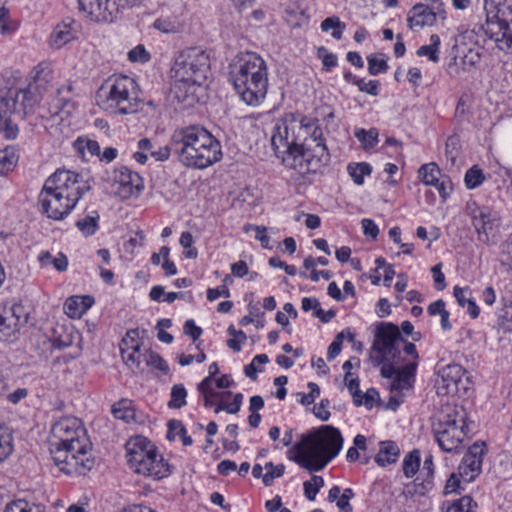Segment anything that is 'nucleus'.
Instances as JSON below:
<instances>
[{
  "label": "nucleus",
  "instance_id": "nucleus-51",
  "mask_svg": "<svg viewBox=\"0 0 512 512\" xmlns=\"http://www.w3.org/2000/svg\"><path fill=\"white\" fill-rule=\"evenodd\" d=\"M13 438L0 429V463L6 460L13 451Z\"/></svg>",
  "mask_w": 512,
  "mask_h": 512
},
{
  "label": "nucleus",
  "instance_id": "nucleus-25",
  "mask_svg": "<svg viewBox=\"0 0 512 512\" xmlns=\"http://www.w3.org/2000/svg\"><path fill=\"white\" fill-rule=\"evenodd\" d=\"M400 450L393 441H383L380 443V450L375 456V462L379 466H386L395 463L398 459Z\"/></svg>",
  "mask_w": 512,
  "mask_h": 512
},
{
  "label": "nucleus",
  "instance_id": "nucleus-8",
  "mask_svg": "<svg viewBox=\"0 0 512 512\" xmlns=\"http://www.w3.org/2000/svg\"><path fill=\"white\" fill-rule=\"evenodd\" d=\"M129 467L137 474L162 479L171 474V466L155 445L143 436L131 438L126 444Z\"/></svg>",
  "mask_w": 512,
  "mask_h": 512
},
{
  "label": "nucleus",
  "instance_id": "nucleus-36",
  "mask_svg": "<svg viewBox=\"0 0 512 512\" xmlns=\"http://www.w3.org/2000/svg\"><path fill=\"white\" fill-rule=\"evenodd\" d=\"M99 214L94 211L93 215H88L76 222V227L86 236H92L98 229Z\"/></svg>",
  "mask_w": 512,
  "mask_h": 512
},
{
  "label": "nucleus",
  "instance_id": "nucleus-41",
  "mask_svg": "<svg viewBox=\"0 0 512 512\" xmlns=\"http://www.w3.org/2000/svg\"><path fill=\"white\" fill-rule=\"evenodd\" d=\"M477 503L470 496H463L449 505L444 512H476Z\"/></svg>",
  "mask_w": 512,
  "mask_h": 512
},
{
  "label": "nucleus",
  "instance_id": "nucleus-37",
  "mask_svg": "<svg viewBox=\"0 0 512 512\" xmlns=\"http://www.w3.org/2000/svg\"><path fill=\"white\" fill-rule=\"evenodd\" d=\"M354 136L362 144L364 149L373 148L378 143V131L374 128L368 131L362 128L356 129Z\"/></svg>",
  "mask_w": 512,
  "mask_h": 512
},
{
  "label": "nucleus",
  "instance_id": "nucleus-12",
  "mask_svg": "<svg viewBox=\"0 0 512 512\" xmlns=\"http://www.w3.org/2000/svg\"><path fill=\"white\" fill-rule=\"evenodd\" d=\"M404 342L398 326L381 322L376 326L370 357L376 365L396 361L400 356L399 343Z\"/></svg>",
  "mask_w": 512,
  "mask_h": 512
},
{
  "label": "nucleus",
  "instance_id": "nucleus-6",
  "mask_svg": "<svg viewBox=\"0 0 512 512\" xmlns=\"http://www.w3.org/2000/svg\"><path fill=\"white\" fill-rule=\"evenodd\" d=\"M141 90L132 77L111 76L96 93L98 106L112 115H128L138 112L142 99Z\"/></svg>",
  "mask_w": 512,
  "mask_h": 512
},
{
  "label": "nucleus",
  "instance_id": "nucleus-31",
  "mask_svg": "<svg viewBox=\"0 0 512 512\" xmlns=\"http://www.w3.org/2000/svg\"><path fill=\"white\" fill-rule=\"evenodd\" d=\"M347 171L355 184L362 185L364 183V177L371 174L372 167L366 162L351 163L348 165Z\"/></svg>",
  "mask_w": 512,
  "mask_h": 512
},
{
  "label": "nucleus",
  "instance_id": "nucleus-2",
  "mask_svg": "<svg viewBox=\"0 0 512 512\" xmlns=\"http://www.w3.org/2000/svg\"><path fill=\"white\" fill-rule=\"evenodd\" d=\"M171 145L179 162L192 169H205L219 162L223 155L220 142L200 125L174 130Z\"/></svg>",
  "mask_w": 512,
  "mask_h": 512
},
{
  "label": "nucleus",
  "instance_id": "nucleus-43",
  "mask_svg": "<svg viewBox=\"0 0 512 512\" xmlns=\"http://www.w3.org/2000/svg\"><path fill=\"white\" fill-rule=\"evenodd\" d=\"M73 146L80 153L87 150L92 156H100V145L95 140L79 137L74 141Z\"/></svg>",
  "mask_w": 512,
  "mask_h": 512
},
{
  "label": "nucleus",
  "instance_id": "nucleus-4",
  "mask_svg": "<svg viewBox=\"0 0 512 512\" xmlns=\"http://www.w3.org/2000/svg\"><path fill=\"white\" fill-rule=\"evenodd\" d=\"M230 79L240 99L257 107L268 91V67L258 54L247 52L237 56L230 64Z\"/></svg>",
  "mask_w": 512,
  "mask_h": 512
},
{
  "label": "nucleus",
  "instance_id": "nucleus-44",
  "mask_svg": "<svg viewBox=\"0 0 512 512\" xmlns=\"http://www.w3.org/2000/svg\"><path fill=\"white\" fill-rule=\"evenodd\" d=\"M0 133L7 140H14L17 138L19 128L16 123L13 122L11 116H0Z\"/></svg>",
  "mask_w": 512,
  "mask_h": 512
},
{
  "label": "nucleus",
  "instance_id": "nucleus-23",
  "mask_svg": "<svg viewBox=\"0 0 512 512\" xmlns=\"http://www.w3.org/2000/svg\"><path fill=\"white\" fill-rule=\"evenodd\" d=\"M71 24L72 22H62L54 28L50 36L51 47L60 49L75 38V32L72 29Z\"/></svg>",
  "mask_w": 512,
  "mask_h": 512
},
{
  "label": "nucleus",
  "instance_id": "nucleus-46",
  "mask_svg": "<svg viewBox=\"0 0 512 512\" xmlns=\"http://www.w3.org/2000/svg\"><path fill=\"white\" fill-rule=\"evenodd\" d=\"M266 473L263 475V483L265 486H271L276 478H280L285 471L283 464L274 465L272 462L265 464Z\"/></svg>",
  "mask_w": 512,
  "mask_h": 512
},
{
  "label": "nucleus",
  "instance_id": "nucleus-30",
  "mask_svg": "<svg viewBox=\"0 0 512 512\" xmlns=\"http://www.w3.org/2000/svg\"><path fill=\"white\" fill-rule=\"evenodd\" d=\"M420 452L414 449L404 456L402 469L407 478H412L420 469Z\"/></svg>",
  "mask_w": 512,
  "mask_h": 512
},
{
  "label": "nucleus",
  "instance_id": "nucleus-57",
  "mask_svg": "<svg viewBox=\"0 0 512 512\" xmlns=\"http://www.w3.org/2000/svg\"><path fill=\"white\" fill-rule=\"evenodd\" d=\"M355 494L351 488H346L342 491L341 496L336 501V505L341 512H352L353 507L350 504V500L354 498Z\"/></svg>",
  "mask_w": 512,
  "mask_h": 512
},
{
  "label": "nucleus",
  "instance_id": "nucleus-52",
  "mask_svg": "<svg viewBox=\"0 0 512 512\" xmlns=\"http://www.w3.org/2000/svg\"><path fill=\"white\" fill-rule=\"evenodd\" d=\"M6 314H0V341H12L19 329L10 328V320Z\"/></svg>",
  "mask_w": 512,
  "mask_h": 512
},
{
  "label": "nucleus",
  "instance_id": "nucleus-17",
  "mask_svg": "<svg viewBox=\"0 0 512 512\" xmlns=\"http://www.w3.org/2000/svg\"><path fill=\"white\" fill-rule=\"evenodd\" d=\"M38 205L40 211L53 220L64 219L76 206L75 203L58 192L48 189L45 183L38 196Z\"/></svg>",
  "mask_w": 512,
  "mask_h": 512
},
{
  "label": "nucleus",
  "instance_id": "nucleus-39",
  "mask_svg": "<svg viewBox=\"0 0 512 512\" xmlns=\"http://www.w3.org/2000/svg\"><path fill=\"white\" fill-rule=\"evenodd\" d=\"M168 407L172 409H180L186 405L187 391L182 384H175L171 389Z\"/></svg>",
  "mask_w": 512,
  "mask_h": 512
},
{
  "label": "nucleus",
  "instance_id": "nucleus-5",
  "mask_svg": "<svg viewBox=\"0 0 512 512\" xmlns=\"http://www.w3.org/2000/svg\"><path fill=\"white\" fill-rule=\"evenodd\" d=\"M173 71L178 79L174 86L177 99L192 105L197 90L206 85L211 75L210 55L200 47L186 48L175 59Z\"/></svg>",
  "mask_w": 512,
  "mask_h": 512
},
{
  "label": "nucleus",
  "instance_id": "nucleus-53",
  "mask_svg": "<svg viewBox=\"0 0 512 512\" xmlns=\"http://www.w3.org/2000/svg\"><path fill=\"white\" fill-rule=\"evenodd\" d=\"M368 61V72L371 75H378L380 73H386L388 70V64L385 59H379L376 55H369Z\"/></svg>",
  "mask_w": 512,
  "mask_h": 512
},
{
  "label": "nucleus",
  "instance_id": "nucleus-49",
  "mask_svg": "<svg viewBox=\"0 0 512 512\" xmlns=\"http://www.w3.org/2000/svg\"><path fill=\"white\" fill-rule=\"evenodd\" d=\"M16 29L17 24L11 20L9 10L2 6L0 8V35H10Z\"/></svg>",
  "mask_w": 512,
  "mask_h": 512
},
{
  "label": "nucleus",
  "instance_id": "nucleus-22",
  "mask_svg": "<svg viewBox=\"0 0 512 512\" xmlns=\"http://www.w3.org/2000/svg\"><path fill=\"white\" fill-rule=\"evenodd\" d=\"M484 32L479 28L465 29L460 31L455 37V44L453 49L457 51H465L468 47H476Z\"/></svg>",
  "mask_w": 512,
  "mask_h": 512
},
{
  "label": "nucleus",
  "instance_id": "nucleus-18",
  "mask_svg": "<svg viewBox=\"0 0 512 512\" xmlns=\"http://www.w3.org/2000/svg\"><path fill=\"white\" fill-rule=\"evenodd\" d=\"M446 19V11L443 3L432 0L431 5L416 4L408 14V23L411 29L432 26L437 19Z\"/></svg>",
  "mask_w": 512,
  "mask_h": 512
},
{
  "label": "nucleus",
  "instance_id": "nucleus-59",
  "mask_svg": "<svg viewBox=\"0 0 512 512\" xmlns=\"http://www.w3.org/2000/svg\"><path fill=\"white\" fill-rule=\"evenodd\" d=\"M318 57L322 60L323 66L326 71H330L337 65V56L333 53L328 52L325 47L318 48Z\"/></svg>",
  "mask_w": 512,
  "mask_h": 512
},
{
  "label": "nucleus",
  "instance_id": "nucleus-20",
  "mask_svg": "<svg viewBox=\"0 0 512 512\" xmlns=\"http://www.w3.org/2000/svg\"><path fill=\"white\" fill-rule=\"evenodd\" d=\"M114 181L119 183L125 190L126 196H130L134 192L139 193L144 189V183L141 176L125 166L115 169Z\"/></svg>",
  "mask_w": 512,
  "mask_h": 512
},
{
  "label": "nucleus",
  "instance_id": "nucleus-1",
  "mask_svg": "<svg viewBox=\"0 0 512 512\" xmlns=\"http://www.w3.org/2000/svg\"><path fill=\"white\" fill-rule=\"evenodd\" d=\"M49 450L54 464L67 475L84 476L95 464L91 443L77 417H63L53 424Z\"/></svg>",
  "mask_w": 512,
  "mask_h": 512
},
{
  "label": "nucleus",
  "instance_id": "nucleus-62",
  "mask_svg": "<svg viewBox=\"0 0 512 512\" xmlns=\"http://www.w3.org/2000/svg\"><path fill=\"white\" fill-rule=\"evenodd\" d=\"M345 384L353 397V402L356 406L362 405L361 391L359 389V379L356 378H348V381H345Z\"/></svg>",
  "mask_w": 512,
  "mask_h": 512
},
{
  "label": "nucleus",
  "instance_id": "nucleus-61",
  "mask_svg": "<svg viewBox=\"0 0 512 512\" xmlns=\"http://www.w3.org/2000/svg\"><path fill=\"white\" fill-rule=\"evenodd\" d=\"M243 395L241 393H237L234 396V399L232 403L229 404H219L216 409L215 413H219L221 410H225L229 414H236L242 405Z\"/></svg>",
  "mask_w": 512,
  "mask_h": 512
},
{
  "label": "nucleus",
  "instance_id": "nucleus-60",
  "mask_svg": "<svg viewBox=\"0 0 512 512\" xmlns=\"http://www.w3.org/2000/svg\"><path fill=\"white\" fill-rule=\"evenodd\" d=\"M246 232L250 230H254L256 232L255 238L261 242V245L264 248H269L270 238L267 235V228L265 226H258L253 224H248L244 227Z\"/></svg>",
  "mask_w": 512,
  "mask_h": 512
},
{
  "label": "nucleus",
  "instance_id": "nucleus-50",
  "mask_svg": "<svg viewBox=\"0 0 512 512\" xmlns=\"http://www.w3.org/2000/svg\"><path fill=\"white\" fill-rule=\"evenodd\" d=\"M80 299L78 296H71L64 303V312L70 318H80L83 315L81 310Z\"/></svg>",
  "mask_w": 512,
  "mask_h": 512
},
{
  "label": "nucleus",
  "instance_id": "nucleus-32",
  "mask_svg": "<svg viewBox=\"0 0 512 512\" xmlns=\"http://www.w3.org/2000/svg\"><path fill=\"white\" fill-rule=\"evenodd\" d=\"M39 261L43 266L53 265L59 272L65 271L68 267V259L63 253H59L58 256L53 257L48 251L42 252L39 255Z\"/></svg>",
  "mask_w": 512,
  "mask_h": 512
},
{
  "label": "nucleus",
  "instance_id": "nucleus-47",
  "mask_svg": "<svg viewBox=\"0 0 512 512\" xmlns=\"http://www.w3.org/2000/svg\"><path fill=\"white\" fill-rule=\"evenodd\" d=\"M485 179L483 171L477 166H472L465 174V184L468 189H474L480 186Z\"/></svg>",
  "mask_w": 512,
  "mask_h": 512
},
{
  "label": "nucleus",
  "instance_id": "nucleus-64",
  "mask_svg": "<svg viewBox=\"0 0 512 512\" xmlns=\"http://www.w3.org/2000/svg\"><path fill=\"white\" fill-rule=\"evenodd\" d=\"M432 186L438 190L440 196L444 199L449 197L452 192V182L447 176L440 177L437 183H434Z\"/></svg>",
  "mask_w": 512,
  "mask_h": 512
},
{
  "label": "nucleus",
  "instance_id": "nucleus-16",
  "mask_svg": "<svg viewBox=\"0 0 512 512\" xmlns=\"http://www.w3.org/2000/svg\"><path fill=\"white\" fill-rule=\"evenodd\" d=\"M297 166L291 169L304 172H316L330 161V154L325 142L314 143V140L303 142L299 151V157L295 158Z\"/></svg>",
  "mask_w": 512,
  "mask_h": 512
},
{
  "label": "nucleus",
  "instance_id": "nucleus-63",
  "mask_svg": "<svg viewBox=\"0 0 512 512\" xmlns=\"http://www.w3.org/2000/svg\"><path fill=\"white\" fill-rule=\"evenodd\" d=\"M128 58L131 62L145 63L150 60V54L146 51L144 46L138 45L129 51Z\"/></svg>",
  "mask_w": 512,
  "mask_h": 512
},
{
  "label": "nucleus",
  "instance_id": "nucleus-55",
  "mask_svg": "<svg viewBox=\"0 0 512 512\" xmlns=\"http://www.w3.org/2000/svg\"><path fill=\"white\" fill-rule=\"evenodd\" d=\"M465 51L467 52L464 53L462 60L464 68L469 69L478 65L481 59L479 47H468L465 49Z\"/></svg>",
  "mask_w": 512,
  "mask_h": 512
},
{
  "label": "nucleus",
  "instance_id": "nucleus-7",
  "mask_svg": "<svg viewBox=\"0 0 512 512\" xmlns=\"http://www.w3.org/2000/svg\"><path fill=\"white\" fill-rule=\"evenodd\" d=\"M312 118L303 116L297 121L294 116H286L279 119L271 137V145L276 156L288 167H296V157L302 146L303 134H308L312 127Z\"/></svg>",
  "mask_w": 512,
  "mask_h": 512
},
{
  "label": "nucleus",
  "instance_id": "nucleus-3",
  "mask_svg": "<svg viewBox=\"0 0 512 512\" xmlns=\"http://www.w3.org/2000/svg\"><path fill=\"white\" fill-rule=\"evenodd\" d=\"M343 438L340 431L329 425L307 435L289 450V458L312 472L322 470L340 452Z\"/></svg>",
  "mask_w": 512,
  "mask_h": 512
},
{
  "label": "nucleus",
  "instance_id": "nucleus-27",
  "mask_svg": "<svg viewBox=\"0 0 512 512\" xmlns=\"http://www.w3.org/2000/svg\"><path fill=\"white\" fill-rule=\"evenodd\" d=\"M3 313L9 317L6 319L10 320V328L12 329H20L21 326L27 323L28 313L20 303H14L9 308L4 309Z\"/></svg>",
  "mask_w": 512,
  "mask_h": 512
},
{
  "label": "nucleus",
  "instance_id": "nucleus-10",
  "mask_svg": "<svg viewBox=\"0 0 512 512\" xmlns=\"http://www.w3.org/2000/svg\"><path fill=\"white\" fill-rule=\"evenodd\" d=\"M42 94L37 81L26 88H9L0 92V116L24 119L39 104Z\"/></svg>",
  "mask_w": 512,
  "mask_h": 512
},
{
  "label": "nucleus",
  "instance_id": "nucleus-33",
  "mask_svg": "<svg viewBox=\"0 0 512 512\" xmlns=\"http://www.w3.org/2000/svg\"><path fill=\"white\" fill-rule=\"evenodd\" d=\"M419 177L425 185L432 186L441 177V171L435 163L424 164L419 168Z\"/></svg>",
  "mask_w": 512,
  "mask_h": 512
},
{
  "label": "nucleus",
  "instance_id": "nucleus-58",
  "mask_svg": "<svg viewBox=\"0 0 512 512\" xmlns=\"http://www.w3.org/2000/svg\"><path fill=\"white\" fill-rule=\"evenodd\" d=\"M153 27L163 33H176L179 26L169 18H158L154 21Z\"/></svg>",
  "mask_w": 512,
  "mask_h": 512
},
{
  "label": "nucleus",
  "instance_id": "nucleus-56",
  "mask_svg": "<svg viewBox=\"0 0 512 512\" xmlns=\"http://www.w3.org/2000/svg\"><path fill=\"white\" fill-rule=\"evenodd\" d=\"M269 362V358L266 354H258L256 355L250 364L246 365L244 368L245 375L252 380L257 378V372L259 371L255 364H266Z\"/></svg>",
  "mask_w": 512,
  "mask_h": 512
},
{
  "label": "nucleus",
  "instance_id": "nucleus-40",
  "mask_svg": "<svg viewBox=\"0 0 512 512\" xmlns=\"http://www.w3.org/2000/svg\"><path fill=\"white\" fill-rule=\"evenodd\" d=\"M4 512H44L42 506L19 499L9 503Z\"/></svg>",
  "mask_w": 512,
  "mask_h": 512
},
{
  "label": "nucleus",
  "instance_id": "nucleus-15",
  "mask_svg": "<svg viewBox=\"0 0 512 512\" xmlns=\"http://www.w3.org/2000/svg\"><path fill=\"white\" fill-rule=\"evenodd\" d=\"M143 0H78L79 10L96 22L114 21L126 6H134Z\"/></svg>",
  "mask_w": 512,
  "mask_h": 512
},
{
  "label": "nucleus",
  "instance_id": "nucleus-45",
  "mask_svg": "<svg viewBox=\"0 0 512 512\" xmlns=\"http://www.w3.org/2000/svg\"><path fill=\"white\" fill-rule=\"evenodd\" d=\"M198 391L203 395L204 397V405L205 407H212L214 405L213 399L219 396V393H217L212 388V382L210 381V378H204L199 384H198Z\"/></svg>",
  "mask_w": 512,
  "mask_h": 512
},
{
  "label": "nucleus",
  "instance_id": "nucleus-11",
  "mask_svg": "<svg viewBox=\"0 0 512 512\" xmlns=\"http://www.w3.org/2000/svg\"><path fill=\"white\" fill-rule=\"evenodd\" d=\"M467 426L462 415L454 413L441 414L433 426L435 440L442 451L458 453L467 437Z\"/></svg>",
  "mask_w": 512,
  "mask_h": 512
},
{
  "label": "nucleus",
  "instance_id": "nucleus-29",
  "mask_svg": "<svg viewBox=\"0 0 512 512\" xmlns=\"http://www.w3.org/2000/svg\"><path fill=\"white\" fill-rule=\"evenodd\" d=\"M440 37L437 34H432L430 36V44L420 46L417 49V55L420 57H427L431 62L438 63L439 62V47H440Z\"/></svg>",
  "mask_w": 512,
  "mask_h": 512
},
{
  "label": "nucleus",
  "instance_id": "nucleus-54",
  "mask_svg": "<svg viewBox=\"0 0 512 512\" xmlns=\"http://www.w3.org/2000/svg\"><path fill=\"white\" fill-rule=\"evenodd\" d=\"M112 413L115 418L128 422L134 418V411L128 406L126 401H120L112 408Z\"/></svg>",
  "mask_w": 512,
  "mask_h": 512
},
{
  "label": "nucleus",
  "instance_id": "nucleus-38",
  "mask_svg": "<svg viewBox=\"0 0 512 512\" xmlns=\"http://www.w3.org/2000/svg\"><path fill=\"white\" fill-rule=\"evenodd\" d=\"M434 487V482L429 480H420V478H416L413 483L406 486V494L409 496L419 495L425 496L428 494Z\"/></svg>",
  "mask_w": 512,
  "mask_h": 512
},
{
  "label": "nucleus",
  "instance_id": "nucleus-19",
  "mask_svg": "<svg viewBox=\"0 0 512 512\" xmlns=\"http://www.w3.org/2000/svg\"><path fill=\"white\" fill-rule=\"evenodd\" d=\"M473 226L478 234V240L489 244L494 238L497 219L487 207H476L471 211Z\"/></svg>",
  "mask_w": 512,
  "mask_h": 512
},
{
  "label": "nucleus",
  "instance_id": "nucleus-24",
  "mask_svg": "<svg viewBox=\"0 0 512 512\" xmlns=\"http://www.w3.org/2000/svg\"><path fill=\"white\" fill-rule=\"evenodd\" d=\"M415 369L416 363H410L404 368L399 369L391 383V393H401V391L409 389L411 387V378L414 375Z\"/></svg>",
  "mask_w": 512,
  "mask_h": 512
},
{
  "label": "nucleus",
  "instance_id": "nucleus-42",
  "mask_svg": "<svg viewBox=\"0 0 512 512\" xmlns=\"http://www.w3.org/2000/svg\"><path fill=\"white\" fill-rule=\"evenodd\" d=\"M321 29L324 32L329 31L330 29H333L332 37L334 39H341L343 31L345 29V24L340 21V19L336 16L333 17H327L325 20L321 23Z\"/></svg>",
  "mask_w": 512,
  "mask_h": 512
},
{
  "label": "nucleus",
  "instance_id": "nucleus-48",
  "mask_svg": "<svg viewBox=\"0 0 512 512\" xmlns=\"http://www.w3.org/2000/svg\"><path fill=\"white\" fill-rule=\"evenodd\" d=\"M323 485V478L317 475L312 476L311 480L305 481L303 487L306 498L310 501H313L316 498V495L319 492L320 488L323 487Z\"/></svg>",
  "mask_w": 512,
  "mask_h": 512
},
{
  "label": "nucleus",
  "instance_id": "nucleus-21",
  "mask_svg": "<svg viewBox=\"0 0 512 512\" xmlns=\"http://www.w3.org/2000/svg\"><path fill=\"white\" fill-rule=\"evenodd\" d=\"M439 375L445 387L450 391L456 392L458 384L464 375V370L458 364H449L440 370Z\"/></svg>",
  "mask_w": 512,
  "mask_h": 512
},
{
  "label": "nucleus",
  "instance_id": "nucleus-13",
  "mask_svg": "<svg viewBox=\"0 0 512 512\" xmlns=\"http://www.w3.org/2000/svg\"><path fill=\"white\" fill-rule=\"evenodd\" d=\"M487 452L485 442L473 443L462 458L458 467V473L451 474L445 485V494L456 492L460 487V480L464 482L474 481L482 470L483 457Z\"/></svg>",
  "mask_w": 512,
  "mask_h": 512
},
{
  "label": "nucleus",
  "instance_id": "nucleus-26",
  "mask_svg": "<svg viewBox=\"0 0 512 512\" xmlns=\"http://www.w3.org/2000/svg\"><path fill=\"white\" fill-rule=\"evenodd\" d=\"M138 147L142 151H147L155 161H166L170 157L172 145H163L155 147L148 138H142L138 142Z\"/></svg>",
  "mask_w": 512,
  "mask_h": 512
},
{
  "label": "nucleus",
  "instance_id": "nucleus-35",
  "mask_svg": "<svg viewBox=\"0 0 512 512\" xmlns=\"http://www.w3.org/2000/svg\"><path fill=\"white\" fill-rule=\"evenodd\" d=\"M497 326L503 332L512 331V300L504 303L497 314Z\"/></svg>",
  "mask_w": 512,
  "mask_h": 512
},
{
  "label": "nucleus",
  "instance_id": "nucleus-28",
  "mask_svg": "<svg viewBox=\"0 0 512 512\" xmlns=\"http://www.w3.org/2000/svg\"><path fill=\"white\" fill-rule=\"evenodd\" d=\"M19 154L14 146L0 150V176L10 172L17 164Z\"/></svg>",
  "mask_w": 512,
  "mask_h": 512
},
{
  "label": "nucleus",
  "instance_id": "nucleus-14",
  "mask_svg": "<svg viewBox=\"0 0 512 512\" xmlns=\"http://www.w3.org/2000/svg\"><path fill=\"white\" fill-rule=\"evenodd\" d=\"M48 189L58 192L77 205L90 185L82 176L70 170L58 169L46 181Z\"/></svg>",
  "mask_w": 512,
  "mask_h": 512
},
{
  "label": "nucleus",
  "instance_id": "nucleus-9",
  "mask_svg": "<svg viewBox=\"0 0 512 512\" xmlns=\"http://www.w3.org/2000/svg\"><path fill=\"white\" fill-rule=\"evenodd\" d=\"M486 21L479 26L496 47L512 54V0H484Z\"/></svg>",
  "mask_w": 512,
  "mask_h": 512
},
{
  "label": "nucleus",
  "instance_id": "nucleus-34",
  "mask_svg": "<svg viewBox=\"0 0 512 512\" xmlns=\"http://www.w3.org/2000/svg\"><path fill=\"white\" fill-rule=\"evenodd\" d=\"M121 355L125 363L131 368H138L141 363V353H140V345L136 343L135 345L123 347L120 346Z\"/></svg>",
  "mask_w": 512,
  "mask_h": 512
}]
</instances>
